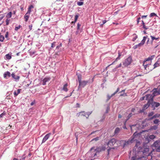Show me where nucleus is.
Segmentation results:
<instances>
[{
    "label": "nucleus",
    "mask_w": 160,
    "mask_h": 160,
    "mask_svg": "<svg viewBox=\"0 0 160 160\" xmlns=\"http://www.w3.org/2000/svg\"><path fill=\"white\" fill-rule=\"evenodd\" d=\"M138 134L136 132H134L132 137L131 138V139L130 140L125 141L123 143V147L127 146L129 143H132L133 142V141H134L135 140H134V138Z\"/></svg>",
    "instance_id": "nucleus-2"
},
{
    "label": "nucleus",
    "mask_w": 160,
    "mask_h": 160,
    "mask_svg": "<svg viewBox=\"0 0 160 160\" xmlns=\"http://www.w3.org/2000/svg\"><path fill=\"white\" fill-rule=\"evenodd\" d=\"M112 96H112V94L110 96H109V95H108L107 97L108 98V100H109Z\"/></svg>",
    "instance_id": "nucleus-57"
},
{
    "label": "nucleus",
    "mask_w": 160,
    "mask_h": 160,
    "mask_svg": "<svg viewBox=\"0 0 160 160\" xmlns=\"http://www.w3.org/2000/svg\"><path fill=\"white\" fill-rule=\"evenodd\" d=\"M158 128V125H155L152 126L150 128V129L151 130H154L157 129Z\"/></svg>",
    "instance_id": "nucleus-22"
},
{
    "label": "nucleus",
    "mask_w": 160,
    "mask_h": 160,
    "mask_svg": "<svg viewBox=\"0 0 160 160\" xmlns=\"http://www.w3.org/2000/svg\"><path fill=\"white\" fill-rule=\"evenodd\" d=\"M50 80V78L49 77H46L42 81V84L43 85H45L46 84L47 82H49Z\"/></svg>",
    "instance_id": "nucleus-14"
},
{
    "label": "nucleus",
    "mask_w": 160,
    "mask_h": 160,
    "mask_svg": "<svg viewBox=\"0 0 160 160\" xmlns=\"http://www.w3.org/2000/svg\"><path fill=\"white\" fill-rule=\"evenodd\" d=\"M109 110V108L108 107L106 111V113H108V112Z\"/></svg>",
    "instance_id": "nucleus-56"
},
{
    "label": "nucleus",
    "mask_w": 160,
    "mask_h": 160,
    "mask_svg": "<svg viewBox=\"0 0 160 160\" xmlns=\"http://www.w3.org/2000/svg\"><path fill=\"white\" fill-rule=\"evenodd\" d=\"M146 100H148V101H150V102L151 103L153 100V97L152 95L150 94H147L145 95Z\"/></svg>",
    "instance_id": "nucleus-9"
},
{
    "label": "nucleus",
    "mask_w": 160,
    "mask_h": 160,
    "mask_svg": "<svg viewBox=\"0 0 160 160\" xmlns=\"http://www.w3.org/2000/svg\"><path fill=\"white\" fill-rule=\"evenodd\" d=\"M160 116V114H156L154 115L152 117L150 118V119H152L154 118H158Z\"/></svg>",
    "instance_id": "nucleus-24"
},
{
    "label": "nucleus",
    "mask_w": 160,
    "mask_h": 160,
    "mask_svg": "<svg viewBox=\"0 0 160 160\" xmlns=\"http://www.w3.org/2000/svg\"><path fill=\"white\" fill-rule=\"evenodd\" d=\"M120 128H117L115 129V131H114L115 134H117L120 131Z\"/></svg>",
    "instance_id": "nucleus-23"
},
{
    "label": "nucleus",
    "mask_w": 160,
    "mask_h": 160,
    "mask_svg": "<svg viewBox=\"0 0 160 160\" xmlns=\"http://www.w3.org/2000/svg\"><path fill=\"white\" fill-rule=\"evenodd\" d=\"M152 60L149 57L143 62V66L145 69H149V67L151 66Z\"/></svg>",
    "instance_id": "nucleus-1"
},
{
    "label": "nucleus",
    "mask_w": 160,
    "mask_h": 160,
    "mask_svg": "<svg viewBox=\"0 0 160 160\" xmlns=\"http://www.w3.org/2000/svg\"><path fill=\"white\" fill-rule=\"evenodd\" d=\"M35 52H29V53H30V54L31 55H32L33 54H34L35 53Z\"/></svg>",
    "instance_id": "nucleus-58"
},
{
    "label": "nucleus",
    "mask_w": 160,
    "mask_h": 160,
    "mask_svg": "<svg viewBox=\"0 0 160 160\" xmlns=\"http://www.w3.org/2000/svg\"><path fill=\"white\" fill-rule=\"evenodd\" d=\"M8 32H7L5 34V37L6 38H8Z\"/></svg>",
    "instance_id": "nucleus-54"
},
{
    "label": "nucleus",
    "mask_w": 160,
    "mask_h": 160,
    "mask_svg": "<svg viewBox=\"0 0 160 160\" xmlns=\"http://www.w3.org/2000/svg\"><path fill=\"white\" fill-rule=\"evenodd\" d=\"M143 27L145 29H147L148 28H147L146 26L145 25H143Z\"/></svg>",
    "instance_id": "nucleus-60"
},
{
    "label": "nucleus",
    "mask_w": 160,
    "mask_h": 160,
    "mask_svg": "<svg viewBox=\"0 0 160 160\" xmlns=\"http://www.w3.org/2000/svg\"><path fill=\"white\" fill-rule=\"evenodd\" d=\"M30 13H28V12H27L26 13L25 15L24 16V18L25 19V21L26 22H27L28 19L29 17Z\"/></svg>",
    "instance_id": "nucleus-17"
},
{
    "label": "nucleus",
    "mask_w": 160,
    "mask_h": 160,
    "mask_svg": "<svg viewBox=\"0 0 160 160\" xmlns=\"http://www.w3.org/2000/svg\"><path fill=\"white\" fill-rule=\"evenodd\" d=\"M89 82L88 81L82 80L79 82V85L78 87V90L80 88H83Z\"/></svg>",
    "instance_id": "nucleus-3"
},
{
    "label": "nucleus",
    "mask_w": 160,
    "mask_h": 160,
    "mask_svg": "<svg viewBox=\"0 0 160 160\" xmlns=\"http://www.w3.org/2000/svg\"><path fill=\"white\" fill-rule=\"evenodd\" d=\"M21 27V25H19V26L18 27H16L15 28V31H17Z\"/></svg>",
    "instance_id": "nucleus-39"
},
{
    "label": "nucleus",
    "mask_w": 160,
    "mask_h": 160,
    "mask_svg": "<svg viewBox=\"0 0 160 160\" xmlns=\"http://www.w3.org/2000/svg\"><path fill=\"white\" fill-rule=\"evenodd\" d=\"M34 8V7L33 6L31 5H30L28 7V11H27V12H28V13H30L31 12V9L32 8Z\"/></svg>",
    "instance_id": "nucleus-20"
},
{
    "label": "nucleus",
    "mask_w": 160,
    "mask_h": 160,
    "mask_svg": "<svg viewBox=\"0 0 160 160\" xmlns=\"http://www.w3.org/2000/svg\"><path fill=\"white\" fill-rule=\"evenodd\" d=\"M120 96L125 97L127 96V94L126 93H123L122 94H121Z\"/></svg>",
    "instance_id": "nucleus-44"
},
{
    "label": "nucleus",
    "mask_w": 160,
    "mask_h": 160,
    "mask_svg": "<svg viewBox=\"0 0 160 160\" xmlns=\"http://www.w3.org/2000/svg\"><path fill=\"white\" fill-rule=\"evenodd\" d=\"M121 56V54H120L119 53L118 56V57L116 58V59L115 60V61H117L118 60H119L120 59L119 57Z\"/></svg>",
    "instance_id": "nucleus-51"
},
{
    "label": "nucleus",
    "mask_w": 160,
    "mask_h": 160,
    "mask_svg": "<svg viewBox=\"0 0 160 160\" xmlns=\"http://www.w3.org/2000/svg\"><path fill=\"white\" fill-rule=\"evenodd\" d=\"M132 113L129 114L128 116V118L127 119V120H128V119H129L130 118L132 117Z\"/></svg>",
    "instance_id": "nucleus-49"
},
{
    "label": "nucleus",
    "mask_w": 160,
    "mask_h": 160,
    "mask_svg": "<svg viewBox=\"0 0 160 160\" xmlns=\"http://www.w3.org/2000/svg\"><path fill=\"white\" fill-rule=\"evenodd\" d=\"M100 138V137H98L96 138H94L93 139H92L91 140V141H97Z\"/></svg>",
    "instance_id": "nucleus-31"
},
{
    "label": "nucleus",
    "mask_w": 160,
    "mask_h": 160,
    "mask_svg": "<svg viewBox=\"0 0 160 160\" xmlns=\"http://www.w3.org/2000/svg\"><path fill=\"white\" fill-rule=\"evenodd\" d=\"M138 158L137 159L136 157L133 156L132 157L131 160H138Z\"/></svg>",
    "instance_id": "nucleus-40"
},
{
    "label": "nucleus",
    "mask_w": 160,
    "mask_h": 160,
    "mask_svg": "<svg viewBox=\"0 0 160 160\" xmlns=\"http://www.w3.org/2000/svg\"><path fill=\"white\" fill-rule=\"evenodd\" d=\"M55 43H56L55 42H54L52 43L51 47V48H53L55 46Z\"/></svg>",
    "instance_id": "nucleus-41"
},
{
    "label": "nucleus",
    "mask_w": 160,
    "mask_h": 160,
    "mask_svg": "<svg viewBox=\"0 0 160 160\" xmlns=\"http://www.w3.org/2000/svg\"><path fill=\"white\" fill-rule=\"evenodd\" d=\"M140 19V17L139 18H137V23L138 24L139 22V20Z\"/></svg>",
    "instance_id": "nucleus-62"
},
{
    "label": "nucleus",
    "mask_w": 160,
    "mask_h": 160,
    "mask_svg": "<svg viewBox=\"0 0 160 160\" xmlns=\"http://www.w3.org/2000/svg\"><path fill=\"white\" fill-rule=\"evenodd\" d=\"M83 4V2H77V4L79 6H82Z\"/></svg>",
    "instance_id": "nucleus-36"
},
{
    "label": "nucleus",
    "mask_w": 160,
    "mask_h": 160,
    "mask_svg": "<svg viewBox=\"0 0 160 160\" xmlns=\"http://www.w3.org/2000/svg\"><path fill=\"white\" fill-rule=\"evenodd\" d=\"M155 137V136L153 135H151L149 137V138L151 139H154Z\"/></svg>",
    "instance_id": "nucleus-37"
},
{
    "label": "nucleus",
    "mask_w": 160,
    "mask_h": 160,
    "mask_svg": "<svg viewBox=\"0 0 160 160\" xmlns=\"http://www.w3.org/2000/svg\"><path fill=\"white\" fill-rule=\"evenodd\" d=\"M0 41L1 42H3L4 39V37L2 35H1V36H0Z\"/></svg>",
    "instance_id": "nucleus-35"
},
{
    "label": "nucleus",
    "mask_w": 160,
    "mask_h": 160,
    "mask_svg": "<svg viewBox=\"0 0 160 160\" xmlns=\"http://www.w3.org/2000/svg\"><path fill=\"white\" fill-rule=\"evenodd\" d=\"M11 75L12 78L14 79L15 81L18 82L19 81L20 78L19 76L15 75L14 73H12Z\"/></svg>",
    "instance_id": "nucleus-12"
},
{
    "label": "nucleus",
    "mask_w": 160,
    "mask_h": 160,
    "mask_svg": "<svg viewBox=\"0 0 160 160\" xmlns=\"http://www.w3.org/2000/svg\"><path fill=\"white\" fill-rule=\"evenodd\" d=\"M150 37L151 38L152 41L154 40H158L159 38H156L152 36H151Z\"/></svg>",
    "instance_id": "nucleus-33"
},
{
    "label": "nucleus",
    "mask_w": 160,
    "mask_h": 160,
    "mask_svg": "<svg viewBox=\"0 0 160 160\" xmlns=\"http://www.w3.org/2000/svg\"><path fill=\"white\" fill-rule=\"evenodd\" d=\"M1 15H2V16L1 17H0V21H1V20H2L3 19V18L4 17V15H3V14Z\"/></svg>",
    "instance_id": "nucleus-55"
},
{
    "label": "nucleus",
    "mask_w": 160,
    "mask_h": 160,
    "mask_svg": "<svg viewBox=\"0 0 160 160\" xmlns=\"http://www.w3.org/2000/svg\"><path fill=\"white\" fill-rule=\"evenodd\" d=\"M12 12H10L7 14L6 17L8 18H10L12 17Z\"/></svg>",
    "instance_id": "nucleus-25"
},
{
    "label": "nucleus",
    "mask_w": 160,
    "mask_h": 160,
    "mask_svg": "<svg viewBox=\"0 0 160 160\" xmlns=\"http://www.w3.org/2000/svg\"><path fill=\"white\" fill-rule=\"evenodd\" d=\"M25 157L24 155L22 156L21 158L20 159V160H25Z\"/></svg>",
    "instance_id": "nucleus-46"
},
{
    "label": "nucleus",
    "mask_w": 160,
    "mask_h": 160,
    "mask_svg": "<svg viewBox=\"0 0 160 160\" xmlns=\"http://www.w3.org/2000/svg\"><path fill=\"white\" fill-rule=\"evenodd\" d=\"M78 17H79V15H78V14L76 15L75 16V19H74V21L72 22V23L74 24L77 21V19H78Z\"/></svg>",
    "instance_id": "nucleus-21"
},
{
    "label": "nucleus",
    "mask_w": 160,
    "mask_h": 160,
    "mask_svg": "<svg viewBox=\"0 0 160 160\" xmlns=\"http://www.w3.org/2000/svg\"><path fill=\"white\" fill-rule=\"evenodd\" d=\"M147 38V37H143V39L141 41V42H142V43H143L144 44Z\"/></svg>",
    "instance_id": "nucleus-30"
},
{
    "label": "nucleus",
    "mask_w": 160,
    "mask_h": 160,
    "mask_svg": "<svg viewBox=\"0 0 160 160\" xmlns=\"http://www.w3.org/2000/svg\"><path fill=\"white\" fill-rule=\"evenodd\" d=\"M152 91L153 92V93L151 95H152L153 98L154 96L159 95L160 94V93L158 91L156 90V89H153L152 90Z\"/></svg>",
    "instance_id": "nucleus-15"
},
{
    "label": "nucleus",
    "mask_w": 160,
    "mask_h": 160,
    "mask_svg": "<svg viewBox=\"0 0 160 160\" xmlns=\"http://www.w3.org/2000/svg\"><path fill=\"white\" fill-rule=\"evenodd\" d=\"M51 135V133H48L47 134H46L45 136L43 138L42 141V143H43L45 142L48 139L50 135Z\"/></svg>",
    "instance_id": "nucleus-13"
},
{
    "label": "nucleus",
    "mask_w": 160,
    "mask_h": 160,
    "mask_svg": "<svg viewBox=\"0 0 160 160\" xmlns=\"http://www.w3.org/2000/svg\"><path fill=\"white\" fill-rule=\"evenodd\" d=\"M138 47V46L137 45H136L135 46H134L133 47V48L134 49H136Z\"/></svg>",
    "instance_id": "nucleus-63"
},
{
    "label": "nucleus",
    "mask_w": 160,
    "mask_h": 160,
    "mask_svg": "<svg viewBox=\"0 0 160 160\" xmlns=\"http://www.w3.org/2000/svg\"><path fill=\"white\" fill-rule=\"evenodd\" d=\"M152 106L154 108H157L160 105V104L158 102H153L152 104Z\"/></svg>",
    "instance_id": "nucleus-18"
},
{
    "label": "nucleus",
    "mask_w": 160,
    "mask_h": 160,
    "mask_svg": "<svg viewBox=\"0 0 160 160\" xmlns=\"http://www.w3.org/2000/svg\"><path fill=\"white\" fill-rule=\"evenodd\" d=\"M117 141L115 138H113L110 140L107 143V145L110 146L114 145L116 142Z\"/></svg>",
    "instance_id": "nucleus-8"
},
{
    "label": "nucleus",
    "mask_w": 160,
    "mask_h": 160,
    "mask_svg": "<svg viewBox=\"0 0 160 160\" xmlns=\"http://www.w3.org/2000/svg\"><path fill=\"white\" fill-rule=\"evenodd\" d=\"M63 90L65 92H67L68 91V89L66 87H63Z\"/></svg>",
    "instance_id": "nucleus-47"
},
{
    "label": "nucleus",
    "mask_w": 160,
    "mask_h": 160,
    "mask_svg": "<svg viewBox=\"0 0 160 160\" xmlns=\"http://www.w3.org/2000/svg\"><path fill=\"white\" fill-rule=\"evenodd\" d=\"M151 103L150 101H148L147 103L144 105L143 109L140 110V112H143L146 109L149 107Z\"/></svg>",
    "instance_id": "nucleus-10"
},
{
    "label": "nucleus",
    "mask_w": 160,
    "mask_h": 160,
    "mask_svg": "<svg viewBox=\"0 0 160 160\" xmlns=\"http://www.w3.org/2000/svg\"><path fill=\"white\" fill-rule=\"evenodd\" d=\"M29 28L30 30H31L32 28V25H30L29 26Z\"/></svg>",
    "instance_id": "nucleus-61"
},
{
    "label": "nucleus",
    "mask_w": 160,
    "mask_h": 160,
    "mask_svg": "<svg viewBox=\"0 0 160 160\" xmlns=\"http://www.w3.org/2000/svg\"><path fill=\"white\" fill-rule=\"evenodd\" d=\"M111 149V148L109 147V148L108 149V150H107L108 154H109L110 151V150Z\"/></svg>",
    "instance_id": "nucleus-50"
},
{
    "label": "nucleus",
    "mask_w": 160,
    "mask_h": 160,
    "mask_svg": "<svg viewBox=\"0 0 160 160\" xmlns=\"http://www.w3.org/2000/svg\"><path fill=\"white\" fill-rule=\"evenodd\" d=\"M143 44H144L143 43H142V42H141L140 43L137 44V45L138 46V47H140L143 45Z\"/></svg>",
    "instance_id": "nucleus-42"
},
{
    "label": "nucleus",
    "mask_w": 160,
    "mask_h": 160,
    "mask_svg": "<svg viewBox=\"0 0 160 160\" xmlns=\"http://www.w3.org/2000/svg\"><path fill=\"white\" fill-rule=\"evenodd\" d=\"M153 146L157 148L156 150L157 152H160V142L156 141L153 143Z\"/></svg>",
    "instance_id": "nucleus-7"
},
{
    "label": "nucleus",
    "mask_w": 160,
    "mask_h": 160,
    "mask_svg": "<svg viewBox=\"0 0 160 160\" xmlns=\"http://www.w3.org/2000/svg\"><path fill=\"white\" fill-rule=\"evenodd\" d=\"M9 21H10V20L8 19H6V25H8L9 24Z\"/></svg>",
    "instance_id": "nucleus-45"
},
{
    "label": "nucleus",
    "mask_w": 160,
    "mask_h": 160,
    "mask_svg": "<svg viewBox=\"0 0 160 160\" xmlns=\"http://www.w3.org/2000/svg\"><path fill=\"white\" fill-rule=\"evenodd\" d=\"M120 89L119 88H118L117 90L113 94H112V96H113L116 93H117L119 91Z\"/></svg>",
    "instance_id": "nucleus-34"
},
{
    "label": "nucleus",
    "mask_w": 160,
    "mask_h": 160,
    "mask_svg": "<svg viewBox=\"0 0 160 160\" xmlns=\"http://www.w3.org/2000/svg\"><path fill=\"white\" fill-rule=\"evenodd\" d=\"M91 157L92 158H94L96 156H94V151H93V152H91Z\"/></svg>",
    "instance_id": "nucleus-43"
},
{
    "label": "nucleus",
    "mask_w": 160,
    "mask_h": 160,
    "mask_svg": "<svg viewBox=\"0 0 160 160\" xmlns=\"http://www.w3.org/2000/svg\"><path fill=\"white\" fill-rule=\"evenodd\" d=\"M105 150V148L104 147H102L101 148L100 147H98L95 149H94V156H96L97 153V152H99L102 151V150L104 151Z\"/></svg>",
    "instance_id": "nucleus-6"
},
{
    "label": "nucleus",
    "mask_w": 160,
    "mask_h": 160,
    "mask_svg": "<svg viewBox=\"0 0 160 160\" xmlns=\"http://www.w3.org/2000/svg\"><path fill=\"white\" fill-rule=\"evenodd\" d=\"M62 43H60V44L59 45H58L56 47V49H58L60 48L62 46Z\"/></svg>",
    "instance_id": "nucleus-48"
},
{
    "label": "nucleus",
    "mask_w": 160,
    "mask_h": 160,
    "mask_svg": "<svg viewBox=\"0 0 160 160\" xmlns=\"http://www.w3.org/2000/svg\"><path fill=\"white\" fill-rule=\"evenodd\" d=\"M10 76L11 73L8 71L5 72L4 74V77L6 78H9Z\"/></svg>",
    "instance_id": "nucleus-16"
},
{
    "label": "nucleus",
    "mask_w": 160,
    "mask_h": 160,
    "mask_svg": "<svg viewBox=\"0 0 160 160\" xmlns=\"http://www.w3.org/2000/svg\"><path fill=\"white\" fill-rule=\"evenodd\" d=\"M81 26V24L79 23H78L77 25V29L79 30L80 28V27Z\"/></svg>",
    "instance_id": "nucleus-52"
},
{
    "label": "nucleus",
    "mask_w": 160,
    "mask_h": 160,
    "mask_svg": "<svg viewBox=\"0 0 160 160\" xmlns=\"http://www.w3.org/2000/svg\"><path fill=\"white\" fill-rule=\"evenodd\" d=\"M5 57H6V58L8 60L11 59L12 58L11 55L9 54H6L5 55Z\"/></svg>",
    "instance_id": "nucleus-26"
},
{
    "label": "nucleus",
    "mask_w": 160,
    "mask_h": 160,
    "mask_svg": "<svg viewBox=\"0 0 160 160\" xmlns=\"http://www.w3.org/2000/svg\"><path fill=\"white\" fill-rule=\"evenodd\" d=\"M153 112H151L150 113H149L148 114V116L149 117L153 115Z\"/></svg>",
    "instance_id": "nucleus-53"
},
{
    "label": "nucleus",
    "mask_w": 160,
    "mask_h": 160,
    "mask_svg": "<svg viewBox=\"0 0 160 160\" xmlns=\"http://www.w3.org/2000/svg\"><path fill=\"white\" fill-rule=\"evenodd\" d=\"M91 112H85L84 111H82L80 112H79V113L77 114V115L78 116H79L80 115L81 116H85L87 118H88L89 116L92 113Z\"/></svg>",
    "instance_id": "nucleus-4"
},
{
    "label": "nucleus",
    "mask_w": 160,
    "mask_h": 160,
    "mask_svg": "<svg viewBox=\"0 0 160 160\" xmlns=\"http://www.w3.org/2000/svg\"><path fill=\"white\" fill-rule=\"evenodd\" d=\"M150 58H151V60L153 59V58L155 57V56L154 55H152L151 56L149 57Z\"/></svg>",
    "instance_id": "nucleus-59"
},
{
    "label": "nucleus",
    "mask_w": 160,
    "mask_h": 160,
    "mask_svg": "<svg viewBox=\"0 0 160 160\" xmlns=\"http://www.w3.org/2000/svg\"><path fill=\"white\" fill-rule=\"evenodd\" d=\"M21 89H19L17 91H14V95L15 97H16L20 93Z\"/></svg>",
    "instance_id": "nucleus-19"
},
{
    "label": "nucleus",
    "mask_w": 160,
    "mask_h": 160,
    "mask_svg": "<svg viewBox=\"0 0 160 160\" xmlns=\"http://www.w3.org/2000/svg\"><path fill=\"white\" fill-rule=\"evenodd\" d=\"M150 17H154V16H157L156 14L154 13H151L149 16Z\"/></svg>",
    "instance_id": "nucleus-32"
},
{
    "label": "nucleus",
    "mask_w": 160,
    "mask_h": 160,
    "mask_svg": "<svg viewBox=\"0 0 160 160\" xmlns=\"http://www.w3.org/2000/svg\"><path fill=\"white\" fill-rule=\"evenodd\" d=\"M78 81L79 82H80L81 81H82V76H81V75L79 74L78 76Z\"/></svg>",
    "instance_id": "nucleus-29"
},
{
    "label": "nucleus",
    "mask_w": 160,
    "mask_h": 160,
    "mask_svg": "<svg viewBox=\"0 0 160 160\" xmlns=\"http://www.w3.org/2000/svg\"><path fill=\"white\" fill-rule=\"evenodd\" d=\"M145 98H146V97H145V96H144L143 97H142V98H141V100H143L145 99Z\"/></svg>",
    "instance_id": "nucleus-64"
},
{
    "label": "nucleus",
    "mask_w": 160,
    "mask_h": 160,
    "mask_svg": "<svg viewBox=\"0 0 160 160\" xmlns=\"http://www.w3.org/2000/svg\"><path fill=\"white\" fill-rule=\"evenodd\" d=\"M133 37L132 39V41H134L138 38V36L136 34H134L133 35Z\"/></svg>",
    "instance_id": "nucleus-27"
},
{
    "label": "nucleus",
    "mask_w": 160,
    "mask_h": 160,
    "mask_svg": "<svg viewBox=\"0 0 160 160\" xmlns=\"http://www.w3.org/2000/svg\"><path fill=\"white\" fill-rule=\"evenodd\" d=\"M159 66H160V64L159 63V61H158V60L154 64L153 67V68H151L150 67L149 69H148L147 70H148L149 71H151L153 69L159 67Z\"/></svg>",
    "instance_id": "nucleus-11"
},
{
    "label": "nucleus",
    "mask_w": 160,
    "mask_h": 160,
    "mask_svg": "<svg viewBox=\"0 0 160 160\" xmlns=\"http://www.w3.org/2000/svg\"><path fill=\"white\" fill-rule=\"evenodd\" d=\"M132 61L131 57H129L125 59L123 62V65L125 66H127L130 64Z\"/></svg>",
    "instance_id": "nucleus-5"
},
{
    "label": "nucleus",
    "mask_w": 160,
    "mask_h": 160,
    "mask_svg": "<svg viewBox=\"0 0 160 160\" xmlns=\"http://www.w3.org/2000/svg\"><path fill=\"white\" fill-rule=\"evenodd\" d=\"M138 160H147L146 157H142L138 158Z\"/></svg>",
    "instance_id": "nucleus-28"
},
{
    "label": "nucleus",
    "mask_w": 160,
    "mask_h": 160,
    "mask_svg": "<svg viewBox=\"0 0 160 160\" xmlns=\"http://www.w3.org/2000/svg\"><path fill=\"white\" fill-rule=\"evenodd\" d=\"M159 122V120L158 119H156L154 121V123L155 124H157Z\"/></svg>",
    "instance_id": "nucleus-38"
}]
</instances>
